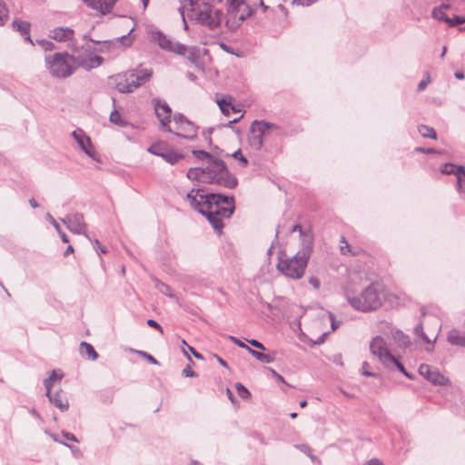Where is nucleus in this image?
Instances as JSON below:
<instances>
[{
	"mask_svg": "<svg viewBox=\"0 0 465 465\" xmlns=\"http://www.w3.org/2000/svg\"><path fill=\"white\" fill-rule=\"evenodd\" d=\"M446 23L450 26H455V25H458L464 24L465 23V18L463 16L454 15L452 18L448 17V19H446Z\"/></svg>",
	"mask_w": 465,
	"mask_h": 465,
	"instance_id": "40",
	"label": "nucleus"
},
{
	"mask_svg": "<svg viewBox=\"0 0 465 465\" xmlns=\"http://www.w3.org/2000/svg\"><path fill=\"white\" fill-rule=\"evenodd\" d=\"M110 122L121 127L127 126L128 124V122L122 117L121 114L117 110H114L111 113Z\"/></svg>",
	"mask_w": 465,
	"mask_h": 465,
	"instance_id": "33",
	"label": "nucleus"
},
{
	"mask_svg": "<svg viewBox=\"0 0 465 465\" xmlns=\"http://www.w3.org/2000/svg\"><path fill=\"white\" fill-rule=\"evenodd\" d=\"M183 375L184 377H196L197 374L192 370L191 366L188 365L183 370Z\"/></svg>",
	"mask_w": 465,
	"mask_h": 465,
	"instance_id": "54",
	"label": "nucleus"
},
{
	"mask_svg": "<svg viewBox=\"0 0 465 465\" xmlns=\"http://www.w3.org/2000/svg\"><path fill=\"white\" fill-rule=\"evenodd\" d=\"M134 351L136 353H138L139 355H141L142 357H143L144 359H146L150 363L155 364V365L159 364L158 361L153 356L149 354L148 352L143 351Z\"/></svg>",
	"mask_w": 465,
	"mask_h": 465,
	"instance_id": "46",
	"label": "nucleus"
},
{
	"mask_svg": "<svg viewBox=\"0 0 465 465\" xmlns=\"http://www.w3.org/2000/svg\"><path fill=\"white\" fill-rule=\"evenodd\" d=\"M202 192L200 189H193L186 198L191 207L205 216L213 229L221 232L223 227L222 220L230 218L234 212V198L222 193L204 194Z\"/></svg>",
	"mask_w": 465,
	"mask_h": 465,
	"instance_id": "1",
	"label": "nucleus"
},
{
	"mask_svg": "<svg viewBox=\"0 0 465 465\" xmlns=\"http://www.w3.org/2000/svg\"><path fill=\"white\" fill-rule=\"evenodd\" d=\"M118 0H83V3L101 15L112 13Z\"/></svg>",
	"mask_w": 465,
	"mask_h": 465,
	"instance_id": "17",
	"label": "nucleus"
},
{
	"mask_svg": "<svg viewBox=\"0 0 465 465\" xmlns=\"http://www.w3.org/2000/svg\"><path fill=\"white\" fill-rule=\"evenodd\" d=\"M133 90L139 88L147 83L152 75L153 70L150 68H137L128 72Z\"/></svg>",
	"mask_w": 465,
	"mask_h": 465,
	"instance_id": "15",
	"label": "nucleus"
},
{
	"mask_svg": "<svg viewBox=\"0 0 465 465\" xmlns=\"http://www.w3.org/2000/svg\"><path fill=\"white\" fill-rule=\"evenodd\" d=\"M81 353L87 356L89 359L95 361L98 358V353L95 351L92 344L82 341L80 343Z\"/></svg>",
	"mask_w": 465,
	"mask_h": 465,
	"instance_id": "30",
	"label": "nucleus"
},
{
	"mask_svg": "<svg viewBox=\"0 0 465 465\" xmlns=\"http://www.w3.org/2000/svg\"><path fill=\"white\" fill-rule=\"evenodd\" d=\"M104 62V58L100 55H89L87 59L80 58L78 65L89 71L93 68L98 67Z\"/></svg>",
	"mask_w": 465,
	"mask_h": 465,
	"instance_id": "23",
	"label": "nucleus"
},
{
	"mask_svg": "<svg viewBox=\"0 0 465 465\" xmlns=\"http://www.w3.org/2000/svg\"><path fill=\"white\" fill-rule=\"evenodd\" d=\"M278 129L279 126L275 124L264 120H254L250 126L248 135L249 145L253 150H261L263 146V138Z\"/></svg>",
	"mask_w": 465,
	"mask_h": 465,
	"instance_id": "8",
	"label": "nucleus"
},
{
	"mask_svg": "<svg viewBox=\"0 0 465 465\" xmlns=\"http://www.w3.org/2000/svg\"><path fill=\"white\" fill-rule=\"evenodd\" d=\"M62 435L63 437L67 440H71V441H74V442H78V440L77 438L75 437L74 434L71 433V432H68V431H65V430H63L62 431Z\"/></svg>",
	"mask_w": 465,
	"mask_h": 465,
	"instance_id": "53",
	"label": "nucleus"
},
{
	"mask_svg": "<svg viewBox=\"0 0 465 465\" xmlns=\"http://www.w3.org/2000/svg\"><path fill=\"white\" fill-rule=\"evenodd\" d=\"M296 448H298L300 450H302L303 453H305L312 460H315L317 458L312 453V449L306 445H297Z\"/></svg>",
	"mask_w": 465,
	"mask_h": 465,
	"instance_id": "44",
	"label": "nucleus"
},
{
	"mask_svg": "<svg viewBox=\"0 0 465 465\" xmlns=\"http://www.w3.org/2000/svg\"><path fill=\"white\" fill-rule=\"evenodd\" d=\"M296 231H299L301 234L303 233L302 228V226L300 224H294L290 229V232H296Z\"/></svg>",
	"mask_w": 465,
	"mask_h": 465,
	"instance_id": "63",
	"label": "nucleus"
},
{
	"mask_svg": "<svg viewBox=\"0 0 465 465\" xmlns=\"http://www.w3.org/2000/svg\"><path fill=\"white\" fill-rule=\"evenodd\" d=\"M133 29L125 35H122L120 37H117L114 40H105L102 42H95L99 45V47L95 48L94 50L100 53H114L115 50L119 49L121 45H130L132 41L129 38V35Z\"/></svg>",
	"mask_w": 465,
	"mask_h": 465,
	"instance_id": "13",
	"label": "nucleus"
},
{
	"mask_svg": "<svg viewBox=\"0 0 465 465\" xmlns=\"http://www.w3.org/2000/svg\"><path fill=\"white\" fill-rule=\"evenodd\" d=\"M235 388H236V391H237V393L238 395L243 399V400H247L251 397V392L249 391V390L247 388H245L242 383L240 382H237L235 384Z\"/></svg>",
	"mask_w": 465,
	"mask_h": 465,
	"instance_id": "38",
	"label": "nucleus"
},
{
	"mask_svg": "<svg viewBox=\"0 0 465 465\" xmlns=\"http://www.w3.org/2000/svg\"><path fill=\"white\" fill-rule=\"evenodd\" d=\"M432 17L435 19H438L440 21H444V22H446V19H448V16H446L444 11L439 7H435L432 10Z\"/></svg>",
	"mask_w": 465,
	"mask_h": 465,
	"instance_id": "43",
	"label": "nucleus"
},
{
	"mask_svg": "<svg viewBox=\"0 0 465 465\" xmlns=\"http://www.w3.org/2000/svg\"><path fill=\"white\" fill-rule=\"evenodd\" d=\"M8 8L6 7V5L0 0V25H5V23L8 19Z\"/></svg>",
	"mask_w": 465,
	"mask_h": 465,
	"instance_id": "39",
	"label": "nucleus"
},
{
	"mask_svg": "<svg viewBox=\"0 0 465 465\" xmlns=\"http://www.w3.org/2000/svg\"><path fill=\"white\" fill-rule=\"evenodd\" d=\"M346 299L353 309L363 312L375 311L382 304V294L378 283H371L359 295H351L347 292Z\"/></svg>",
	"mask_w": 465,
	"mask_h": 465,
	"instance_id": "4",
	"label": "nucleus"
},
{
	"mask_svg": "<svg viewBox=\"0 0 465 465\" xmlns=\"http://www.w3.org/2000/svg\"><path fill=\"white\" fill-rule=\"evenodd\" d=\"M79 63V56L67 53H56L45 56L46 67L52 76L67 78L74 74Z\"/></svg>",
	"mask_w": 465,
	"mask_h": 465,
	"instance_id": "5",
	"label": "nucleus"
},
{
	"mask_svg": "<svg viewBox=\"0 0 465 465\" xmlns=\"http://www.w3.org/2000/svg\"><path fill=\"white\" fill-rule=\"evenodd\" d=\"M48 35L57 42H67L73 39L74 31L70 27H56L51 30Z\"/></svg>",
	"mask_w": 465,
	"mask_h": 465,
	"instance_id": "20",
	"label": "nucleus"
},
{
	"mask_svg": "<svg viewBox=\"0 0 465 465\" xmlns=\"http://www.w3.org/2000/svg\"><path fill=\"white\" fill-rule=\"evenodd\" d=\"M414 334L416 336H419L422 339V341L426 343H434L437 340V335L434 337L433 340H430L427 334L423 331V325L421 322H419L416 327L414 328Z\"/></svg>",
	"mask_w": 465,
	"mask_h": 465,
	"instance_id": "32",
	"label": "nucleus"
},
{
	"mask_svg": "<svg viewBox=\"0 0 465 465\" xmlns=\"http://www.w3.org/2000/svg\"><path fill=\"white\" fill-rule=\"evenodd\" d=\"M419 373L433 385L444 386L450 383V380L442 375L436 368L428 364H420Z\"/></svg>",
	"mask_w": 465,
	"mask_h": 465,
	"instance_id": "14",
	"label": "nucleus"
},
{
	"mask_svg": "<svg viewBox=\"0 0 465 465\" xmlns=\"http://www.w3.org/2000/svg\"><path fill=\"white\" fill-rule=\"evenodd\" d=\"M416 151L421 152V153H428V154L436 153V150L432 149V148L424 149V148H421V147H417Z\"/></svg>",
	"mask_w": 465,
	"mask_h": 465,
	"instance_id": "61",
	"label": "nucleus"
},
{
	"mask_svg": "<svg viewBox=\"0 0 465 465\" xmlns=\"http://www.w3.org/2000/svg\"><path fill=\"white\" fill-rule=\"evenodd\" d=\"M333 362L336 363L337 365H340V366H342L343 365V362H342V359H341V354H336L333 356V359H332Z\"/></svg>",
	"mask_w": 465,
	"mask_h": 465,
	"instance_id": "62",
	"label": "nucleus"
},
{
	"mask_svg": "<svg viewBox=\"0 0 465 465\" xmlns=\"http://www.w3.org/2000/svg\"><path fill=\"white\" fill-rule=\"evenodd\" d=\"M456 188L460 193H465V167L459 174L456 176Z\"/></svg>",
	"mask_w": 465,
	"mask_h": 465,
	"instance_id": "36",
	"label": "nucleus"
},
{
	"mask_svg": "<svg viewBox=\"0 0 465 465\" xmlns=\"http://www.w3.org/2000/svg\"><path fill=\"white\" fill-rule=\"evenodd\" d=\"M146 323L148 326L156 329L161 333L163 332L162 326L155 320L149 319V320H147Z\"/></svg>",
	"mask_w": 465,
	"mask_h": 465,
	"instance_id": "51",
	"label": "nucleus"
},
{
	"mask_svg": "<svg viewBox=\"0 0 465 465\" xmlns=\"http://www.w3.org/2000/svg\"><path fill=\"white\" fill-rule=\"evenodd\" d=\"M340 251L341 254L347 255L350 254L351 256H357L360 253V251L357 249L351 248V246L348 243L345 237L341 238V246Z\"/></svg>",
	"mask_w": 465,
	"mask_h": 465,
	"instance_id": "31",
	"label": "nucleus"
},
{
	"mask_svg": "<svg viewBox=\"0 0 465 465\" xmlns=\"http://www.w3.org/2000/svg\"><path fill=\"white\" fill-rule=\"evenodd\" d=\"M229 340H231L232 342H234L236 345H238L239 347H241L242 349L246 350V347H249L248 345H246L244 342H242V341H240L238 338H236L234 336L230 335Z\"/></svg>",
	"mask_w": 465,
	"mask_h": 465,
	"instance_id": "55",
	"label": "nucleus"
},
{
	"mask_svg": "<svg viewBox=\"0 0 465 465\" xmlns=\"http://www.w3.org/2000/svg\"><path fill=\"white\" fill-rule=\"evenodd\" d=\"M217 104L219 105L221 112L226 116H229L231 112H240L239 109H237L234 105L232 104L231 96L217 100Z\"/></svg>",
	"mask_w": 465,
	"mask_h": 465,
	"instance_id": "24",
	"label": "nucleus"
},
{
	"mask_svg": "<svg viewBox=\"0 0 465 465\" xmlns=\"http://www.w3.org/2000/svg\"><path fill=\"white\" fill-rule=\"evenodd\" d=\"M45 218L54 227V229L57 232H60V225L57 223V222L54 219V217L49 213H46Z\"/></svg>",
	"mask_w": 465,
	"mask_h": 465,
	"instance_id": "52",
	"label": "nucleus"
},
{
	"mask_svg": "<svg viewBox=\"0 0 465 465\" xmlns=\"http://www.w3.org/2000/svg\"><path fill=\"white\" fill-rule=\"evenodd\" d=\"M36 42L41 45V47L45 51H52L53 49H54V45L51 41L42 39V40H37Z\"/></svg>",
	"mask_w": 465,
	"mask_h": 465,
	"instance_id": "45",
	"label": "nucleus"
},
{
	"mask_svg": "<svg viewBox=\"0 0 465 465\" xmlns=\"http://www.w3.org/2000/svg\"><path fill=\"white\" fill-rule=\"evenodd\" d=\"M309 283L313 286L315 289H319L321 287V281L317 277H310Z\"/></svg>",
	"mask_w": 465,
	"mask_h": 465,
	"instance_id": "56",
	"label": "nucleus"
},
{
	"mask_svg": "<svg viewBox=\"0 0 465 465\" xmlns=\"http://www.w3.org/2000/svg\"><path fill=\"white\" fill-rule=\"evenodd\" d=\"M72 136L78 143L79 147L89 157L94 158V151L91 148L92 143L90 138L84 133L83 130L77 129L72 133Z\"/></svg>",
	"mask_w": 465,
	"mask_h": 465,
	"instance_id": "18",
	"label": "nucleus"
},
{
	"mask_svg": "<svg viewBox=\"0 0 465 465\" xmlns=\"http://www.w3.org/2000/svg\"><path fill=\"white\" fill-rule=\"evenodd\" d=\"M247 342L250 343L252 347L257 348L261 351L266 350L265 346L261 341H259L257 340H254V339L247 340Z\"/></svg>",
	"mask_w": 465,
	"mask_h": 465,
	"instance_id": "50",
	"label": "nucleus"
},
{
	"mask_svg": "<svg viewBox=\"0 0 465 465\" xmlns=\"http://www.w3.org/2000/svg\"><path fill=\"white\" fill-rule=\"evenodd\" d=\"M370 350L386 367H389V361H394V356L389 351L384 339L381 336H376L372 339Z\"/></svg>",
	"mask_w": 465,
	"mask_h": 465,
	"instance_id": "11",
	"label": "nucleus"
},
{
	"mask_svg": "<svg viewBox=\"0 0 465 465\" xmlns=\"http://www.w3.org/2000/svg\"><path fill=\"white\" fill-rule=\"evenodd\" d=\"M173 120L177 130V132H173L174 135L189 141L197 138L198 126L188 120L183 114H174Z\"/></svg>",
	"mask_w": 465,
	"mask_h": 465,
	"instance_id": "9",
	"label": "nucleus"
},
{
	"mask_svg": "<svg viewBox=\"0 0 465 465\" xmlns=\"http://www.w3.org/2000/svg\"><path fill=\"white\" fill-rule=\"evenodd\" d=\"M67 229L75 234L87 235V225L84 221V215L82 213L68 214L66 217L61 219Z\"/></svg>",
	"mask_w": 465,
	"mask_h": 465,
	"instance_id": "12",
	"label": "nucleus"
},
{
	"mask_svg": "<svg viewBox=\"0 0 465 465\" xmlns=\"http://www.w3.org/2000/svg\"><path fill=\"white\" fill-rule=\"evenodd\" d=\"M155 287L158 289L160 292L170 298H173L174 296L170 286L163 282H161L160 281H156Z\"/></svg>",
	"mask_w": 465,
	"mask_h": 465,
	"instance_id": "37",
	"label": "nucleus"
},
{
	"mask_svg": "<svg viewBox=\"0 0 465 465\" xmlns=\"http://www.w3.org/2000/svg\"><path fill=\"white\" fill-rule=\"evenodd\" d=\"M258 361L262 363H272L275 361V352L272 354L262 352Z\"/></svg>",
	"mask_w": 465,
	"mask_h": 465,
	"instance_id": "42",
	"label": "nucleus"
},
{
	"mask_svg": "<svg viewBox=\"0 0 465 465\" xmlns=\"http://www.w3.org/2000/svg\"><path fill=\"white\" fill-rule=\"evenodd\" d=\"M183 154L174 152L173 150L167 149L165 153H163L162 158L170 164H175L180 160L183 159Z\"/></svg>",
	"mask_w": 465,
	"mask_h": 465,
	"instance_id": "29",
	"label": "nucleus"
},
{
	"mask_svg": "<svg viewBox=\"0 0 465 465\" xmlns=\"http://www.w3.org/2000/svg\"><path fill=\"white\" fill-rule=\"evenodd\" d=\"M311 252L312 247L310 245L304 246L294 256L281 259L277 263V268L288 278L293 280L301 279L304 274Z\"/></svg>",
	"mask_w": 465,
	"mask_h": 465,
	"instance_id": "6",
	"label": "nucleus"
},
{
	"mask_svg": "<svg viewBox=\"0 0 465 465\" xmlns=\"http://www.w3.org/2000/svg\"><path fill=\"white\" fill-rule=\"evenodd\" d=\"M45 396L49 399L50 402L61 411H66L69 409V401L62 390L54 393H53L52 391H49V392L46 391Z\"/></svg>",
	"mask_w": 465,
	"mask_h": 465,
	"instance_id": "19",
	"label": "nucleus"
},
{
	"mask_svg": "<svg viewBox=\"0 0 465 465\" xmlns=\"http://www.w3.org/2000/svg\"><path fill=\"white\" fill-rule=\"evenodd\" d=\"M188 349L189 351L193 353V355L196 358V359H199V360H203V356L199 353L197 351H195L194 348L191 347V346H188Z\"/></svg>",
	"mask_w": 465,
	"mask_h": 465,
	"instance_id": "60",
	"label": "nucleus"
},
{
	"mask_svg": "<svg viewBox=\"0 0 465 465\" xmlns=\"http://www.w3.org/2000/svg\"><path fill=\"white\" fill-rule=\"evenodd\" d=\"M430 83V75L427 74L426 78L422 79L419 84H418V91L420 92V91H423L427 85Z\"/></svg>",
	"mask_w": 465,
	"mask_h": 465,
	"instance_id": "49",
	"label": "nucleus"
},
{
	"mask_svg": "<svg viewBox=\"0 0 465 465\" xmlns=\"http://www.w3.org/2000/svg\"><path fill=\"white\" fill-rule=\"evenodd\" d=\"M246 351L252 356L254 357L257 361L259 360L262 351H256V350H253L252 349L251 347H246Z\"/></svg>",
	"mask_w": 465,
	"mask_h": 465,
	"instance_id": "58",
	"label": "nucleus"
},
{
	"mask_svg": "<svg viewBox=\"0 0 465 465\" xmlns=\"http://www.w3.org/2000/svg\"><path fill=\"white\" fill-rule=\"evenodd\" d=\"M152 104L154 107L155 114L160 122L161 129L168 133H173V130L169 125L172 118V109L168 104L159 98H153L152 100Z\"/></svg>",
	"mask_w": 465,
	"mask_h": 465,
	"instance_id": "10",
	"label": "nucleus"
},
{
	"mask_svg": "<svg viewBox=\"0 0 465 465\" xmlns=\"http://www.w3.org/2000/svg\"><path fill=\"white\" fill-rule=\"evenodd\" d=\"M392 339L395 341V342L398 344L400 348H407L411 344L410 337L406 334H404L400 330H394L391 332Z\"/></svg>",
	"mask_w": 465,
	"mask_h": 465,
	"instance_id": "26",
	"label": "nucleus"
},
{
	"mask_svg": "<svg viewBox=\"0 0 465 465\" xmlns=\"http://www.w3.org/2000/svg\"><path fill=\"white\" fill-rule=\"evenodd\" d=\"M464 166L457 165L451 163H446L440 166V172L443 174L454 175L455 177L463 170Z\"/></svg>",
	"mask_w": 465,
	"mask_h": 465,
	"instance_id": "28",
	"label": "nucleus"
},
{
	"mask_svg": "<svg viewBox=\"0 0 465 465\" xmlns=\"http://www.w3.org/2000/svg\"><path fill=\"white\" fill-rule=\"evenodd\" d=\"M244 20V16L241 15L240 16H237V12L231 11L228 14L227 19L225 21V25L230 30H235L237 29L241 23Z\"/></svg>",
	"mask_w": 465,
	"mask_h": 465,
	"instance_id": "25",
	"label": "nucleus"
},
{
	"mask_svg": "<svg viewBox=\"0 0 465 465\" xmlns=\"http://www.w3.org/2000/svg\"><path fill=\"white\" fill-rule=\"evenodd\" d=\"M193 154L198 160H206L207 166L204 168H190L187 172V178L198 181L203 183H212L225 188L232 189L238 184L234 175L229 173L225 163L213 156L203 150H193Z\"/></svg>",
	"mask_w": 465,
	"mask_h": 465,
	"instance_id": "2",
	"label": "nucleus"
},
{
	"mask_svg": "<svg viewBox=\"0 0 465 465\" xmlns=\"http://www.w3.org/2000/svg\"><path fill=\"white\" fill-rule=\"evenodd\" d=\"M110 84L122 94L133 93V87L128 72L109 77Z\"/></svg>",
	"mask_w": 465,
	"mask_h": 465,
	"instance_id": "16",
	"label": "nucleus"
},
{
	"mask_svg": "<svg viewBox=\"0 0 465 465\" xmlns=\"http://www.w3.org/2000/svg\"><path fill=\"white\" fill-rule=\"evenodd\" d=\"M447 341L451 345L465 347V332L457 329H452L448 332Z\"/></svg>",
	"mask_w": 465,
	"mask_h": 465,
	"instance_id": "22",
	"label": "nucleus"
},
{
	"mask_svg": "<svg viewBox=\"0 0 465 465\" xmlns=\"http://www.w3.org/2000/svg\"><path fill=\"white\" fill-rule=\"evenodd\" d=\"M12 25L14 29L18 31L21 34V35L25 37V41L29 42L31 45H34V42L30 37L31 25L29 22L15 19L13 21Z\"/></svg>",
	"mask_w": 465,
	"mask_h": 465,
	"instance_id": "21",
	"label": "nucleus"
},
{
	"mask_svg": "<svg viewBox=\"0 0 465 465\" xmlns=\"http://www.w3.org/2000/svg\"><path fill=\"white\" fill-rule=\"evenodd\" d=\"M167 147L161 143L152 144L148 149V153L162 157L163 153L167 151Z\"/></svg>",
	"mask_w": 465,
	"mask_h": 465,
	"instance_id": "35",
	"label": "nucleus"
},
{
	"mask_svg": "<svg viewBox=\"0 0 465 465\" xmlns=\"http://www.w3.org/2000/svg\"><path fill=\"white\" fill-rule=\"evenodd\" d=\"M365 465H381V462L377 459L370 460Z\"/></svg>",
	"mask_w": 465,
	"mask_h": 465,
	"instance_id": "64",
	"label": "nucleus"
},
{
	"mask_svg": "<svg viewBox=\"0 0 465 465\" xmlns=\"http://www.w3.org/2000/svg\"><path fill=\"white\" fill-rule=\"evenodd\" d=\"M64 377V374L62 372H58L57 371L54 370L50 373V375L44 380V386L46 390V391L49 392V391H52V388L55 381H61Z\"/></svg>",
	"mask_w": 465,
	"mask_h": 465,
	"instance_id": "27",
	"label": "nucleus"
},
{
	"mask_svg": "<svg viewBox=\"0 0 465 465\" xmlns=\"http://www.w3.org/2000/svg\"><path fill=\"white\" fill-rule=\"evenodd\" d=\"M318 0H292V5H302V6H309V5L314 4Z\"/></svg>",
	"mask_w": 465,
	"mask_h": 465,
	"instance_id": "48",
	"label": "nucleus"
},
{
	"mask_svg": "<svg viewBox=\"0 0 465 465\" xmlns=\"http://www.w3.org/2000/svg\"><path fill=\"white\" fill-rule=\"evenodd\" d=\"M213 130L214 129L213 127H210L206 130H203V134L205 140H207L209 142V143H212L211 135H212Z\"/></svg>",
	"mask_w": 465,
	"mask_h": 465,
	"instance_id": "57",
	"label": "nucleus"
},
{
	"mask_svg": "<svg viewBox=\"0 0 465 465\" xmlns=\"http://www.w3.org/2000/svg\"><path fill=\"white\" fill-rule=\"evenodd\" d=\"M418 131L422 137L436 139V131L428 125L421 124L418 127Z\"/></svg>",
	"mask_w": 465,
	"mask_h": 465,
	"instance_id": "34",
	"label": "nucleus"
},
{
	"mask_svg": "<svg viewBox=\"0 0 465 465\" xmlns=\"http://www.w3.org/2000/svg\"><path fill=\"white\" fill-rule=\"evenodd\" d=\"M232 156L234 159L238 160V161L240 162V163H241V165H242V167L247 166V164H248V160H247V159H246V157L242 153L241 149H239V150L235 151V152L232 154Z\"/></svg>",
	"mask_w": 465,
	"mask_h": 465,
	"instance_id": "41",
	"label": "nucleus"
},
{
	"mask_svg": "<svg viewBox=\"0 0 465 465\" xmlns=\"http://www.w3.org/2000/svg\"><path fill=\"white\" fill-rule=\"evenodd\" d=\"M191 10L190 16L202 25L211 30H216L221 26L223 14L213 2L215 0H189ZM220 3L222 0H217Z\"/></svg>",
	"mask_w": 465,
	"mask_h": 465,
	"instance_id": "3",
	"label": "nucleus"
},
{
	"mask_svg": "<svg viewBox=\"0 0 465 465\" xmlns=\"http://www.w3.org/2000/svg\"><path fill=\"white\" fill-rule=\"evenodd\" d=\"M150 35L151 40L157 44L161 49L183 56L187 55V58L191 61L195 60L196 54L194 47L188 48L186 45L179 42H173L160 30H152Z\"/></svg>",
	"mask_w": 465,
	"mask_h": 465,
	"instance_id": "7",
	"label": "nucleus"
},
{
	"mask_svg": "<svg viewBox=\"0 0 465 465\" xmlns=\"http://www.w3.org/2000/svg\"><path fill=\"white\" fill-rule=\"evenodd\" d=\"M391 365H394L401 373H405L406 369L404 368L402 363H401L398 360H396L395 357H394V361H389V367H391Z\"/></svg>",
	"mask_w": 465,
	"mask_h": 465,
	"instance_id": "47",
	"label": "nucleus"
},
{
	"mask_svg": "<svg viewBox=\"0 0 465 465\" xmlns=\"http://www.w3.org/2000/svg\"><path fill=\"white\" fill-rule=\"evenodd\" d=\"M329 317H330L331 323V330L335 331L339 327L340 322L335 321V317H334L333 313L329 312Z\"/></svg>",
	"mask_w": 465,
	"mask_h": 465,
	"instance_id": "59",
	"label": "nucleus"
}]
</instances>
